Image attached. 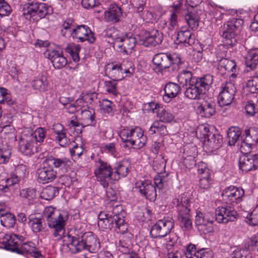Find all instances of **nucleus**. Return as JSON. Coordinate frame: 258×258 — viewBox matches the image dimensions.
<instances>
[{
  "instance_id": "1",
  "label": "nucleus",
  "mask_w": 258,
  "mask_h": 258,
  "mask_svg": "<svg viewBox=\"0 0 258 258\" xmlns=\"http://www.w3.org/2000/svg\"><path fill=\"white\" fill-rule=\"evenodd\" d=\"M43 215L46 219L49 227L54 229L53 236L56 238L57 240H59L62 238L64 234V227L68 220V214L63 212H59L55 211L52 207L45 208Z\"/></svg>"
},
{
  "instance_id": "2",
  "label": "nucleus",
  "mask_w": 258,
  "mask_h": 258,
  "mask_svg": "<svg viewBox=\"0 0 258 258\" xmlns=\"http://www.w3.org/2000/svg\"><path fill=\"white\" fill-rule=\"evenodd\" d=\"M152 62L155 66L153 70L157 73H161L166 69H168L169 72L177 71L184 62L177 54L171 55L165 53L156 54Z\"/></svg>"
},
{
  "instance_id": "3",
  "label": "nucleus",
  "mask_w": 258,
  "mask_h": 258,
  "mask_svg": "<svg viewBox=\"0 0 258 258\" xmlns=\"http://www.w3.org/2000/svg\"><path fill=\"white\" fill-rule=\"evenodd\" d=\"M173 204L176 205L177 219L181 226L186 230H190L192 228V221L189 214L190 201L188 194L184 193L180 195L174 200Z\"/></svg>"
},
{
  "instance_id": "4",
  "label": "nucleus",
  "mask_w": 258,
  "mask_h": 258,
  "mask_svg": "<svg viewBox=\"0 0 258 258\" xmlns=\"http://www.w3.org/2000/svg\"><path fill=\"white\" fill-rule=\"evenodd\" d=\"M243 23L241 19L233 18L223 25L221 28L222 36L226 45L233 47L236 44Z\"/></svg>"
},
{
  "instance_id": "5",
  "label": "nucleus",
  "mask_w": 258,
  "mask_h": 258,
  "mask_svg": "<svg viewBox=\"0 0 258 258\" xmlns=\"http://www.w3.org/2000/svg\"><path fill=\"white\" fill-rule=\"evenodd\" d=\"M49 6L44 3H31L24 6L23 15L30 21L37 22L48 14Z\"/></svg>"
},
{
  "instance_id": "6",
  "label": "nucleus",
  "mask_w": 258,
  "mask_h": 258,
  "mask_svg": "<svg viewBox=\"0 0 258 258\" xmlns=\"http://www.w3.org/2000/svg\"><path fill=\"white\" fill-rule=\"evenodd\" d=\"M98 225L103 229H113L117 233H124L127 229V225L123 217L119 214L111 213L102 222H98Z\"/></svg>"
},
{
  "instance_id": "7",
  "label": "nucleus",
  "mask_w": 258,
  "mask_h": 258,
  "mask_svg": "<svg viewBox=\"0 0 258 258\" xmlns=\"http://www.w3.org/2000/svg\"><path fill=\"white\" fill-rule=\"evenodd\" d=\"M19 151L25 156H31L38 152L36 138L32 135L31 131L22 133L19 141Z\"/></svg>"
},
{
  "instance_id": "8",
  "label": "nucleus",
  "mask_w": 258,
  "mask_h": 258,
  "mask_svg": "<svg viewBox=\"0 0 258 258\" xmlns=\"http://www.w3.org/2000/svg\"><path fill=\"white\" fill-rule=\"evenodd\" d=\"M173 227L171 219L159 220L151 227L150 233L153 238H162L168 234Z\"/></svg>"
},
{
  "instance_id": "9",
  "label": "nucleus",
  "mask_w": 258,
  "mask_h": 258,
  "mask_svg": "<svg viewBox=\"0 0 258 258\" xmlns=\"http://www.w3.org/2000/svg\"><path fill=\"white\" fill-rule=\"evenodd\" d=\"M99 166L96 169L94 173L98 181L104 188L107 187L109 182L113 180V168L107 162L99 160Z\"/></svg>"
},
{
  "instance_id": "10",
  "label": "nucleus",
  "mask_w": 258,
  "mask_h": 258,
  "mask_svg": "<svg viewBox=\"0 0 258 258\" xmlns=\"http://www.w3.org/2000/svg\"><path fill=\"white\" fill-rule=\"evenodd\" d=\"M239 159L240 169L246 172L253 171L258 168V153L251 154L250 150H247L242 153Z\"/></svg>"
},
{
  "instance_id": "11",
  "label": "nucleus",
  "mask_w": 258,
  "mask_h": 258,
  "mask_svg": "<svg viewBox=\"0 0 258 258\" xmlns=\"http://www.w3.org/2000/svg\"><path fill=\"white\" fill-rule=\"evenodd\" d=\"M244 194V191L242 188L230 186L223 190L222 197L227 204H237L241 202Z\"/></svg>"
},
{
  "instance_id": "12",
  "label": "nucleus",
  "mask_w": 258,
  "mask_h": 258,
  "mask_svg": "<svg viewBox=\"0 0 258 258\" xmlns=\"http://www.w3.org/2000/svg\"><path fill=\"white\" fill-rule=\"evenodd\" d=\"M236 90L234 84L226 82L221 86V91L219 95V103L221 106L230 105L234 100Z\"/></svg>"
},
{
  "instance_id": "13",
  "label": "nucleus",
  "mask_w": 258,
  "mask_h": 258,
  "mask_svg": "<svg viewBox=\"0 0 258 258\" xmlns=\"http://www.w3.org/2000/svg\"><path fill=\"white\" fill-rule=\"evenodd\" d=\"M215 220L219 223H227L237 219V212L229 206H221L215 210Z\"/></svg>"
},
{
  "instance_id": "14",
  "label": "nucleus",
  "mask_w": 258,
  "mask_h": 258,
  "mask_svg": "<svg viewBox=\"0 0 258 258\" xmlns=\"http://www.w3.org/2000/svg\"><path fill=\"white\" fill-rule=\"evenodd\" d=\"M162 40V33L157 30H153L140 36L139 43L146 47H153L160 44Z\"/></svg>"
},
{
  "instance_id": "15",
  "label": "nucleus",
  "mask_w": 258,
  "mask_h": 258,
  "mask_svg": "<svg viewBox=\"0 0 258 258\" xmlns=\"http://www.w3.org/2000/svg\"><path fill=\"white\" fill-rule=\"evenodd\" d=\"M244 135L245 137L242 141L240 148L241 153L250 150L251 146L255 145L258 143V134L255 128L245 130Z\"/></svg>"
},
{
  "instance_id": "16",
  "label": "nucleus",
  "mask_w": 258,
  "mask_h": 258,
  "mask_svg": "<svg viewBox=\"0 0 258 258\" xmlns=\"http://www.w3.org/2000/svg\"><path fill=\"white\" fill-rule=\"evenodd\" d=\"M45 56L50 59L55 69H61L67 64V58L63 55L62 51L58 50H48Z\"/></svg>"
},
{
  "instance_id": "17",
  "label": "nucleus",
  "mask_w": 258,
  "mask_h": 258,
  "mask_svg": "<svg viewBox=\"0 0 258 258\" xmlns=\"http://www.w3.org/2000/svg\"><path fill=\"white\" fill-rule=\"evenodd\" d=\"M72 35L73 37L78 38L81 42L87 40L92 43L95 40L93 33L87 26L85 25L78 26L76 28H73Z\"/></svg>"
},
{
  "instance_id": "18",
  "label": "nucleus",
  "mask_w": 258,
  "mask_h": 258,
  "mask_svg": "<svg viewBox=\"0 0 258 258\" xmlns=\"http://www.w3.org/2000/svg\"><path fill=\"white\" fill-rule=\"evenodd\" d=\"M82 236L85 250L91 253H95L99 249L100 242L92 232H85L82 235Z\"/></svg>"
},
{
  "instance_id": "19",
  "label": "nucleus",
  "mask_w": 258,
  "mask_h": 258,
  "mask_svg": "<svg viewBox=\"0 0 258 258\" xmlns=\"http://www.w3.org/2000/svg\"><path fill=\"white\" fill-rule=\"evenodd\" d=\"M139 191L142 195L151 202L155 201L157 197L156 187L149 180L142 181L139 186Z\"/></svg>"
},
{
  "instance_id": "20",
  "label": "nucleus",
  "mask_w": 258,
  "mask_h": 258,
  "mask_svg": "<svg viewBox=\"0 0 258 258\" xmlns=\"http://www.w3.org/2000/svg\"><path fill=\"white\" fill-rule=\"evenodd\" d=\"M121 39L120 41H118L116 47L118 48L120 52L128 54L132 52L135 47L137 42L136 39L131 34L125 37H121Z\"/></svg>"
},
{
  "instance_id": "21",
  "label": "nucleus",
  "mask_w": 258,
  "mask_h": 258,
  "mask_svg": "<svg viewBox=\"0 0 258 258\" xmlns=\"http://www.w3.org/2000/svg\"><path fill=\"white\" fill-rule=\"evenodd\" d=\"M37 174L38 181L44 184L53 181L56 178V172L51 167H44L37 169Z\"/></svg>"
},
{
  "instance_id": "22",
  "label": "nucleus",
  "mask_w": 258,
  "mask_h": 258,
  "mask_svg": "<svg viewBox=\"0 0 258 258\" xmlns=\"http://www.w3.org/2000/svg\"><path fill=\"white\" fill-rule=\"evenodd\" d=\"M36 247L34 243L31 241L23 243L18 249H14V252L19 254H29L36 258H39L41 254L40 251L36 250Z\"/></svg>"
},
{
  "instance_id": "23",
  "label": "nucleus",
  "mask_w": 258,
  "mask_h": 258,
  "mask_svg": "<svg viewBox=\"0 0 258 258\" xmlns=\"http://www.w3.org/2000/svg\"><path fill=\"white\" fill-rule=\"evenodd\" d=\"M216 104L212 101H206L197 106V111L202 116L210 118L216 113Z\"/></svg>"
},
{
  "instance_id": "24",
  "label": "nucleus",
  "mask_w": 258,
  "mask_h": 258,
  "mask_svg": "<svg viewBox=\"0 0 258 258\" xmlns=\"http://www.w3.org/2000/svg\"><path fill=\"white\" fill-rule=\"evenodd\" d=\"M176 41L177 44H182L186 47L195 43V37L190 30H181L178 32Z\"/></svg>"
},
{
  "instance_id": "25",
  "label": "nucleus",
  "mask_w": 258,
  "mask_h": 258,
  "mask_svg": "<svg viewBox=\"0 0 258 258\" xmlns=\"http://www.w3.org/2000/svg\"><path fill=\"white\" fill-rule=\"evenodd\" d=\"M68 237L69 241L68 246H70V251L72 253H78L85 250L82 235L72 236L68 234Z\"/></svg>"
},
{
  "instance_id": "26",
  "label": "nucleus",
  "mask_w": 258,
  "mask_h": 258,
  "mask_svg": "<svg viewBox=\"0 0 258 258\" xmlns=\"http://www.w3.org/2000/svg\"><path fill=\"white\" fill-rule=\"evenodd\" d=\"M121 15V9L115 4L110 5L108 10L104 12L105 20L113 23L118 22Z\"/></svg>"
},
{
  "instance_id": "27",
  "label": "nucleus",
  "mask_w": 258,
  "mask_h": 258,
  "mask_svg": "<svg viewBox=\"0 0 258 258\" xmlns=\"http://www.w3.org/2000/svg\"><path fill=\"white\" fill-rule=\"evenodd\" d=\"M236 64L234 60L228 59L226 58H221L218 62L217 73L222 76H225L226 72H235Z\"/></svg>"
},
{
  "instance_id": "28",
  "label": "nucleus",
  "mask_w": 258,
  "mask_h": 258,
  "mask_svg": "<svg viewBox=\"0 0 258 258\" xmlns=\"http://www.w3.org/2000/svg\"><path fill=\"white\" fill-rule=\"evenodd\" d=\"M129 166L126 160H122L118 163L113 168V180H118L121 177L126 176L129 171Z\"/></svg>"
},
{
  "instance_id": "29",
  "label": "nucleus",
  "mask_w": 258,
  "mask_h": 258,
  "mask_svg": "<svg viewBox=\"0 0 258 258\" xmlns=\"http://www.w3.org/2000/svg\"><path fill=\"white\" fill-rule=\"evenodd\" d=\"M5 239L6 240L2 242L5 249L14 252L13 250L18 248L19 242L23 240V237L18 236L16 234H10L6 235Z\"/></svg>"
},
{
  "instance_id": "30",
  "label": "nucleus",
  "mask_w": 258,
  "mask_h": 258,
  "mask_svg": "<svg viewBox=\"0 0 258 258\" xmlns=\"http://www.w3.org/2000/svg\"><path fill=\"white\" fill-rule=\"evenodd\" d=\"M180 87L176 83L169 82L166 84L164 90L165 95L163 99L166 102H169L171 99L175 98L180 91Z\"/></svg>"
},
{
  "instance_id": "31",
  "label": "nucleus",
  "mask_w": 258,
  "mask_h": 258,
  "mask_svg": "<svg viewBox=\"0 0 258 258\" xmlns=\"http://www.w3.org/2000/svg\"><path fill=\"white\" fill-rule=\"evenodd\" d=\"M47 161L62 173L67 172L71 164L70 160L66 157L58 158L51 156L48 158Z\"/></svg>"
},
{
  "instance_id": "32",
  "label": "nucleus",
  "mask_w": 258,
  "mask_h": 258,
  "mask_svg": "<svg viewBox=\"0 0 258 258\" xmlns=\"http://www.w3.org/2000/svg\"><path fill=\"white\" fill-rule=\"evenodd\" d=\"M53 133L56 135L55 139L61 147H66L69 142V139L66 136L63 126L60 123H56L53 126Z\"/></svg>"
},
{
  "instance_id": "33",
  "label": "nucleus",
  "mask_w": 258,
  "mask_h": 258,
  "mask_svg": "<svg viewBox=\"0 0 258 258\" xmlns=\"http://www.w3.org/2000/svg\"><path fill=\"white\" fill-rule=\"evenodd\" d=\"M205 140L208 142V145L214 150L219 149L222 145L223 138L219 134L208 133L204 135Z\"/></svg>"
},
{
  "instance_id": "34",
  "label": "nucleus",
  "mask_w": 258,
  "mask_h": 258,
  "mask_svg": "<svg viewBox=\"0 0 258 258\" xmlns=\"http://www.w3.org/2000/svg\"><path fill=\"white\" fill-rule=\"evenodd\" d=\"M204 93L196 83L186 87L184 92L186 97L195 100L200 99Z\"/></svg>"
},
{
  "instance_id": "35",
  "label": "nucleus",
  "mask_w": 258,
  "mask_h": 258,
  "mask_svg": "<svg viewBox=\"0 0 258 258\" xmlns=\"http://www.w3.org/2000/svg\"><path fill=\"white\" fill-rule=\"evenodd\" d=\"M43 217L45 218L43 215V216H39L38 217L36 214H32L29 216L28 224L34 232H39L44 228L42 225V223L44 222Z\"/></svg>"
},
{
  "instance_id": "36",
  "label": "nucleus",
  "mask_w": 258,
  "mask_h": 258,
  "mask_svg": "<svg viewBox=\"0 0 258 258\" xmlns=\"http://www.w3.org/2000/svg\"><path fill=\"white\" fill-rule=\"evenodd\" d=\"M81 111V118L83 121L85 125H94L96 123L95 119V111L92 108H90L89 107H84L82 108Z\"/></svg>"
},
{
  "instance_id": "37",
  "label": "nucleus",
  "mask_w": 258,
  "mask_h": 258,
  "mask_svg": "<svg viewBox=\"0 0 258 258\" xmlns=\"http://www.w3.org/2000/svg\"><path fill=\"white\" fill-rule=\"evenodd\" d=\"M245 62L247 71L255 69L258 65V52L255 50H251L245 57Z\"/></svg>"
},
{
  "instance_id": "38",
  "label": "nucleus",
  "mask_w": 258,
  "mask_h": 258,
  "mask_svg": "<svg viewBox=\"0 0 258 258\" xmlns=\"http://www.w3.org/2000/svg\"><path fill=\"white\" fill-rule=\"evenodd\" d=\"M124 62L120 64H108L107 70L108 74L110 78L114 81H120L122 80L124 76L122 75V67L124 66Z\"/></svg>"
},
{
  "instance_id": "39",
  "label": "nucleus",
  "mask_w": 258,
  "mask_h": 258,
  "mask_svg": "<svg viewBox=\"0 0 258 258\" xmlns=\"http://www.w3.org/2000/svg\"><path fill=\"white\" fill-rule=\"evenodd\" d=\"M196 78L193 77L191 72L183 71L178 75V82L183 88L196 83Z\"/></svg>"
},
{
  "instance_id": "40",
  "label": "nucleus",
  "mask_w": 258,
  "mask_h": 258,
  "mask_svg": "<svg viewBox=\"0 0 258 258\" xmlns=\"http://www.w3.org/2000/svg\"><path fill=\"white\" fill-rule=\"evenodd\" d=\"M32 86L34 89L40 92H44L47 90L48 82L45 76L42 75L35 78L32 82Z\"/></svg>"
},
{
  "instance_id": "41",
  "label": "nucleus",
  "mask_w": 258,
  "mask_h": 258,
  "mask_svg": "<svg viewBox=\"0 0 258 258\" xmlns=\"http://www.w3.org/2000/svg\"><path fill=\"white\" fill-rule=\"evenodd\" d=\"M213 82V76L210 74L206 75L202 78H197L196 81V83L203 92L208 90Z\"/></svg>"
},
{
  "instance_id": "42",
  "label": "nucleus",
  "mask_w": 258,
  "mask_h": 258,
  "mask_svg": "<svg viewBox=\"0 0 258 258\" xmlns=\"http://www.w3.org/2000/svg\"><path fill=\"white\" fill-rule=\"evenodd\" d=\"M197 148L195 146H191L189 149V151L191 152L192 154L184 157L183 164L185 168L191 169L196 165L195 159L197 154Z\"/></svg>"
},
{
  "instance_id": "43",
  "label": "nucleus",
  "mask_w": 258,
  "mask_h": 258,
  "mask_svg": "<svg viewBox=\"0 0 258 258\" xmlns=\"http://www.w3.org/2000/svg\"><path fill=\"white\" fill-rule=\"evenodd\" d=\"M241 132L239 127L235 126L230 127L227 132L229 145L230 146L234 145L241 136Z\"/></svg>"
},
{
  "instance_id": "44",
  "label": "nucleus",
  "mask_w": 258,
  "mask_h": 258,
  "mask_svg": "<svg viewBox=\"0 0 258 258\" xmlns=\"http://www.w3.org/2000/svg\"><path fill=\"white\" fill-rule=\"evenodd\" d=\"M1 223L3 226L7 228H13L16 223V218L14 215L6 212L4 215H1Z\"/></svg>"
},
{
  "instance_id": "45",
  "label": "nucleus",
  "mask_w": 258,
  "mask_h": 258,
  "mask_svg": "<svg viewBox=\"0 0 258 258\" xmlns=\"http://www.w3.org/2000/svg\"><path fill=\"white\" fill-rule=\"evenodd\" d=\"M58 194V188L53 186H47L42 192L41 197L46 200H51Z\"/></svg>"
},
{
  "instance_id": "46",
  "label": "nucleus",
  "mask_w": 258,
  "mask_h": 258,
  "mask_svg": "<svg viewBox=\"0 0 258 258\" xmlns=\"http://www.w3.org/2000/svg\"><path fill=\"white\" fill-rule=\"evenodd\" d=\"M118 32L114 28H110L106 31L105 37L107 39L106 40L110 44L116 46L118 41H120L121 37L118 36Z\"/></svg>"
},
{
  "instance_id": "47",
  "label": "nucleus",
  "mask_w": 258,
  "mask_h": 258,
  "mask_svg": "<svg viewBox=\"0 0 258 258\" xmlns=\"http://www.w3.org/2000/svg\"><path fill=\"white\" fill-rule=\"evenodd\" d=\"M185 19L192 30H196L199 27V17L197 14L189 12L185 15Z\"/></svg>"
},
{
  "instance_id": "48",
  "label": "nucleus",
  "mask_w": 258,
  "mask_h": 258,
  "mask_svg": "<svg viewBox=\"0 0 258 258\" xmlns=\"http://www.w3.org/2000/svg\"><path fill=\"white\" fill-rule=\"evenodd\" d=\"M26 166L23 164H20L15 167L14 171L12 172V173L13 176H14L17 179L20 181L26 177Z\"/></svg>"
},
{
  "instance_id": "49",
  "label": "nucleus",
  "mask_w": 258,
  "mask_h": 258,
  "mask_svg": "<svg viewBox=\"0 0 258 258\" xmlns=\"http://www.w3.org/2000/svg\"><path fill=\"white\" fill-rule=\"evenodd\" d=\"M246 86L248 91L251 93H254L258 91V74L252 76L251 79L248 80Z\"/></svg>"
},
{
  "instance_id": "50",
  "label": "nucleus",
  "mask_w": 258,
  "mask_h": 258,
  "mask_svg": "<svg viewBox=\"0 0 258 258\" xmlns=\"http://www.w3.org/2000/svg\"><path fill=\"white\" fill-rule=\"evenodd\" d=\"M166 160L161 155L156 158V160L153 163V167L154 170L156 171L158 173L161 172L163 170H165L166 167Z\"/></svg>"
},
{
  "instance_id": "51",
  "label": "nucleus",
  "mask_w": 258,
  "mask_h": 258,
  "mask_svg": "<svg viewBox=\"0 0 258 258\" xmlns=\"http://www.w3.org/2000/svg\"><path fill=\"white\" fill-rule=\"evenodd\" d=\"M158 116L160 118V121L165 122H169L173 119V115L163 108L158 110L157 112Z\"/></svg>"
},
{
  "instance_id": "52",
  "label": "nucleus",
  "mask_w": 258,
  "mask_h": 258,
  "mask_svg": "<svg viewBox=\"0 0 258 258\" xmlns=\"http://www.w3.org/2000/svg\"><path fill=\"white\" fill-rule=\"evenodd\" d=\"M113 103L107 99H103L100 104L101 109L104 113L112 114L113 113Z\"/></svg>"
},
{
  "instance_id": "53",
  "label": "nucleus",
  "mask_w": 258,
  "mask_h": 258,
  "mask_svg": "<svg viewBox=\"0 0 258 258\" xmlns=\"http://www.w3.org/2000/svg\"><path fill=\"white\" fill-rule=\"evenodd\" d=\"M11 156V150L8 148H0V164H5L9 161Z\"/></svg>"
},
{
  "instance_id": "54",
  "label": "nucleus",
  "mask_w": 258,
  "mask_h": 258,
  "mask_svg": "<svg viewBox=\"0 0 258 258\" xmlns=\"http://www.w3.org/2000/svg\"><path fill=\"white\" fill-rule=\"evenodd\" d=\"M212 222L205 219L203 214L201 212H197V215L195 219V224L196 225L199 226H208V225H212Z\"/></svg>"
},
{
  "instance_id": "55",
  "label": "nucleus",
  "mask_w": 258,
  "mask_h": 258,
  "mask_svg": "<svg viewBox=\"0 0 258 258\" xmlns=\"http://www.w3.org/2000/svg\"><path fill=\"white\" fill-rule=\"evenodd\" d=\"M32 134L33 136H35L36 144H37V142H43L46 136V131L44 128L38 127L34 133L32 132Z\"/></svg>"
},
{
  "instance_id": "56",
  "label": "nucleus",
  "mask_w": 258,
  "mask_h": 258,
  "mask_svg": "<svg viewBox=\"0 0 258 258\" xmlns=\"http://www.w3.org/2000/svg\"><path fill=\"white\" fill-rule=\"evenodd\" d=\"M132 247L130 243L125 242L124 240H120L119 242L118 250L123 254H130Z\"/></svg>"
},
{
  "instance_id": "57",
  "label": "nucleus",
  "mask_w": 258,
  "mask_h": 258,
  "mask_svg": "<svg viewBox=\"0 0 258 258\" xmlns=\"http://www.w3.org/2000/svg\"><path fill=\"white\" fill-rule=\"evenodd\" d=\"M11 12L9 5L4 0H0V16H8Z\"/></svg>"
},
{
  "instance_id": "58",
  "label": "nucleus",
  "mask_w": 258,
  "mask_h": 258,
  "mask_svg": "<svg viewBox=\"0 0 258 258\" xmlns=\"http://www.w3.org/2000/svg\"><path fill=\"white\" fill-rule=\"evenodd\" d=\"M117 81H106L104 82L105 87L106 90L108 92L112 93L113 95H116L117 89H116V82Z\"/></svg>"
},
{
  "instance_id": "59",
  "label": "nucleus",
  "mask_w": 258,
  "mask_h": 258,
  "mask_svg": "<svg viewBox=\"0 0 258 258\" xmlns=\"http://www.w3.org/2000/svg\"><path fill=\"white\" fill-rule=\"evenodd\" d=\"M197 252L195 245L190 244L187 246L184 254L186 258H197Z\"/></svg>"
},
{
  "instance_id": "60",
  "label": "nucleus",
  "mask_w": 258,
  "mask_h": 258,
  "mask_svg": "<svg viewBox=\"0 0 258 258\" xmlns=\"http://www.w3.org/2000/svg\"><path fill=\"white\" fill-rule=\"evenodd\" d=\"M213 252L210 249H201L198 250L197 258H213Z\"/></svg>"
},
{
  "instance_id": "61",
  "label": "nucleus",
  "mask_w": 258,
  "mask_h": 258,
  "mask_svg": "<svg viewBox=\"0 0 258 258\" xmlns=\"http://www.w3.org/2000/svg\"><path fill=\"white\" fill-rule=\"evenodd\" d=\"M197 169L198 173L201 176H205L206 175H209V169L207 168L206 164L201 162L196 164L195 166Z\"/></svg>"
},
{
  "instance_id": "62",
  "label": "nucleus",
  "mask_w": 258,
  "mask_h": 258,
  "mask_svg": "<svg viewBox=\"0 0 258 258\" xmlns=\"http://www.w3.org/2000/svg\"><path fill=\"white\" fill-rule=\"evenodd\" d=\"M84 149L82 146H79L77 144L73 146L70 149V152L72 156H77V158L80 157L82 154Z\"/></svg>"
},
{
  "instance_id": "63",
  "label": "nucleus",
  "mask_w": 258,
  "mask_h": 258,
  "mask_svg": "<svg viewBox=\"0 0 258 258\" xmlns=\"http://www.w3.org/2000/svg\"><path fill=\"white\" fill-rule=\"evenodd\" d=\"M21 195L29 201L33 200L36 198V190L34 189H27V190H23Z\"/></svg>"
},
{
  "instance_id": "64",
  "label": "nucleus",
  "mask_w": 258,
  "mask_h": 258,
  "mask_svg": "<svg viewBox=\"0 0 258 258\" xmlns=\"http://www.w3.org/2000/svg\"><path fill=\"white\" fill-rule=\"evenodd\" d=\"M9 95L7 92V90L3 88H0V104L4 103L5 102L8 104H11V100L9 98Z\"/></svg>"
}]
</instances>
